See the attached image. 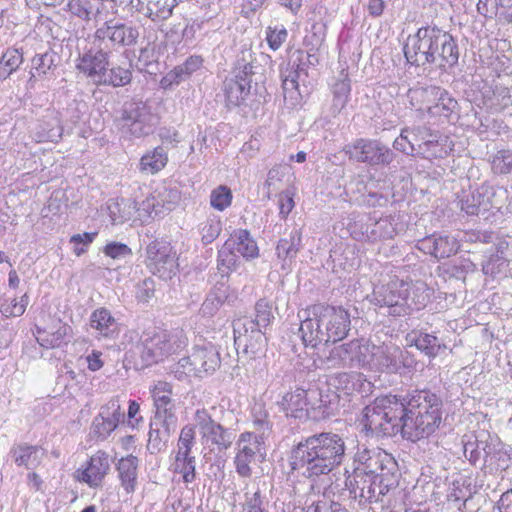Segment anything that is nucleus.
Wrapping results in <instances>:
<instances>
[{"instance_id":"4468645a","label":"nucleus","mask_w":512,"mask_h":512,"mask_svg":"<svg viewBox=\"0 0 512 512\" xmlns=\"http://www.w3.org/2000/svg\"><path fill=\"white\" fill-rule=\"evenodd\" d=\"M146 266L161 279H171L177 272L176 251L166 241L154 240L146 248Z\"/></svg>"},{"instance_id":"bf43d9fd","label":"nucleus","mask_w":512,"mask_h":512,"mask_svg":"<svg viewBox=\"0 0 512 512\" xmlns=\"http://www.w3.org/2000/svg\"><path fill=\"white\" fill-rule=\"evenodd\" d=\"M490 448L491 453L485 456V469H489L490 472L504 470L508 466V455L492 441Z\"/></svg>"},{"instance_id":"1a4fd4ad","label":"nucleus","mask_w":512,"mask_h":512,"mask_svg":"<svg viewBox=\"0 0 512 512\" xmlns=\"http://www.w3.org/2000/svg\"><path fill=\"white\" fill-rule=\"evenodd\" d=\"M414 359L409 353L394 343H372L370 349L368 368L377 372L389 374L401 373L402 369L410 368Z\"/></svg>"},{"instance_id":"6ab92c4d","label":"nucleus","mask_w":512,"mask_h":512,"mask_svg":"<svg viewBox=\"0 0 512 512\" xmlns=\"http://www.w3.org/2000/svg\"><path fill=\"white\" fill-rule=\"evenodd\" d=\"M432 49V65L443 72H450L457 66L459 47L456 39L449 32L438 27Z\"/></svg>"},{"instance_id":"9d476101","label":"nucleus","mask_w":512,"mask_h":512,"mask_svg":"<svg viewBox=\"0 0 512 512\" xmlns=\"http://www.w3.org/2000/svg\"><path fill=\"white\" fill-rule=\"evenodd\" d=\"M343 151L349 159L372 167L388 166L395 158L393 150L376 139H356L354 142L345 145Z\"/></svg>"},{"instance_id":"052dcab7","label":"nucleus","mask_w":512,"mask_h":512,"mask_svg":"<svg viewBox=\"0 0 512 512\" xmlns=\"http://www.w3.org/2000/svg\"><path fill=\"white\" fill-rule=\"evenodd\" d=\"M217 262V268L222 277L227 276L236 268L237 255L232 251L229 241H227L219 251Z\"/></svg>"},{"instance_id":"473e14b6","label":"nucleus","mask_w":512,"mask_h":512,"mask_svg":"<svg viewBox=\"0 0 512 512\" xmlns=\"http://www.w3.org/2000/svg\"><path fill=\"white\" fill-rule=\"evenodd\" d=\"M72 328L58 320L51 331H38L37 341L45 348H56L70 341Z\"/></svg>"},{"instance_id":"5fc2aeb1","label":"nucleus","mask_w":512,"mask_h":512,"mask_svg":"<svg viewBox=\"0 0 512 512\" xmlns=\"http://www.w3.org/2000/svg\"><path fill=\"white\" fill-rule=\"evenodd\" d=\"M95 0H69L67 3V10L81 20L89 21L92 16L99 12Z\"/></svg>"},{"instance_id":"774afa93","label":"nucleus","mask_w":512,"mask_h":512,"mask_svg":"<svg viewBox=\"0 0 512 512\" xmlns=\"http://www.w3.org/2000/svg\"><path fill=\"white\" fill-rule=\"evenodd\" d=\"M303 512H348L340 503L325 498L313 502Z\"/></svg>"},{"instance_id":"a211bd4d","label":"nucleus","mask_w":512,"mask_h":512,"mask_svg":"<svg viewBox=\"0 0 512 512\" xmlns=\"http://www.w3.org/2000/svg\"><path fill=\"white\" fill-rule=\"evenodd\" d=\"M314 306L322 319L321 324L328 330L331 344L347 337L350 331L351 316L344 307L322 303L314 304Z\"/></svg>"},{"instance_id":"a19ab883","label":"nucleus","mask_w":512,"mask_h":512,"mask_svg":"<svg viewBox=\"0 0 512 512\" xmlns=\"http://www.w3.org/2000/svg\"><path fill=\"white\" fill-rule=\"evenodd\" d=\"M43 450L37 446L21 444L12 449V456L18 466L35 469L43 458Z\"/></svg>"},{"instance_id":"f704fd0d","label":"nucleus","mask_w":512,"mask_h":512,"mask_svg":"<svg viewBox=\"0 0 512 512\" xmlns=\"http://www.w3.org/2000/svg\"><path fill=\"white\" fill-rule=\"evenodd\" d=\"M490 436L487 435V438ZM491 441L475 437L464 442L463 453L465 458L475 467L485 469V456L491 453Z\"/></svg>"},{"instance_id":"de8ad7c7","label":"nucleus","mask_w":512,"mask_h":512,"mask_svg":"<svg viewBox=\"0 0 512 512\" xmlns=\"http://www.w3.org/2000/svg\"><path fill=\"white\" fill-rule=\"evenodd\" d=\"M251 53L242 52V56L237 59L233 70L230 73V77H227L234 82L251 86L252 77L254 75L253 63L251 60Z\"/></svg>"},{"instance_id":"c85d7f7f","label":"nucleus","mask_w":512,"mask_h":512,"mask_svg":"<svg viewBox=\"0 0 512 512\" xmlns=\"http://www.w3.org/2000/svg\"><path fill=\"white\" fill-rule=\"evenodd\" d=\"M159 202L156 201L154 196L146 197L142 202H137L136 200H130L126 205L124 214L117 219L112 216L113 222H124L131 219L134 216L142 222H147L150 219L157 216L160 211L157 209Z\"/></svg>"},{"instance_id":"423d86ee","label":"nucleus","mask_w":512,"mask_h":512,"mask_svg":"<svg viewBox=\"0 0 512 512\" xmlns=\"http://www.w3.org/2000/svg\"><path fill=\"white\" fill-rule=\"evenodd\" d=\"M273 319L271 303L262 298L256 302L253 315L235 320L233 332L237 351L242 349L250 358L263 353L267 343L265 330Z\"/></svg>"},{"instance_id":"13d9d810","label":"nucleus","mask_w":512,"mask_h":512,"mask_svg":"<svg viewBox=\"0 0 512 512\" xmlns=\"http://www.w3.org/2000/svg\"><path fill=\"white\" fill-rule=\"evenodd\" d=\"M481 187L485 202L487 201L488 211L492 208L500 209L507 197V190L502 187H494L488 183H483Z\"/></svg>"},{"instance_id":"39448f33","label":"nucleus","mask_w":512,"mask_h":512,"mask_svg":"<svg viewBox=\"0 0 512 512\" xmlns=\"http://www.w3.org/2000/svg\"><path fill=\"white\" fill-rule=\"evenodd\" d=\"M403 403L396 395L377 397L361 412L359 424L367 437L383 438L401 433L403 436Z\"/></svg>"},{"instance_id":"c03bdc74","label":"nucleus","mask_w":512,"mask_h":512,"mask_svg":"<svg viewBox=\"0 0 512 512\" xmlns=\"http://www.w3.org/2000/svg\"><path fill=\"white\" fill-rule=\"evenodd\" d=\"M332 381L333 385L338 390H342L345 394L360 392L366 384L370 386V382H366L363 378V374L358 372L338 373L332 378Z\"/></svg>"},{"instance_id":"f03ea898","label":"nucleus","mask_w":512,"mask_h":512,"mask_svg":"<svg viewBox=\"0 0 512 512\" xmlns=\"http://www.w3.org/2000/svg\"><path fill=\"white\" fill-rule=\"evenodd\" d=\"M345 441L333 432L313 434L295 445L288 461L292 471L312 481L326 476L345 458Z\"/></svg>"},{"instance_id":"603ef678","label":"nucleus","mask_w":512,"mask_h":512,"mask_svg":"<svg viewBox=\"0 0 512 512\" xmlns=\"http://www.w3.org/2000/svg\"><path fill=\"white\" fill-rule=\"evenodd\" d=\"M176 5L177 0H148L145 14L152 21L166 20L171 16Z\"/></svg>"},{"instance_id":"0e129e2a","label":"nucleus","mask_w":512,"mask_h":512,"mask_svg":"<svg viewBox=\"0 0 512 512\" xmlns=\"http://www.w3.org/2000/svg\"><path fill=\"white\" fill-rule=\"evenodd\" d=\"M232 193L226 186H219L212 190L210 195V205L218 210L223 211L231 205Z\"/></svg>"},{"instance_id":"20e7f679","label":"nucleus","mask_w":512,"mask_h":512,"mask_svg":"<svg viewBox=\"0 0 512 512\" xmlns=\"http://www.w3.org/2000/svg\"><path fill=\"white\" fill-rule=\"evenodd\" d=\"M368 298L372 305L386 309L388 315L399 317L425 307L430 293L422 281L406 282L394 278L387 284L376 286Z\"/></svg>"},{"instance_id":"4c0bfd02","label":"nucleus","mask_w":512,"mask_h":512,"mask_svg":"<svg viewBox=\"0 0 512 512\" xmlns=\"http://www.w3.org/2000/svg\"><path fill=\"white\" fill-rule=\"evenodd\" d=\"M138 459L133 455H128L119 460L117 464L118 477L121 486L129 494L135 491L137 483Z\"/></svg>"},{"instance_id":"412c9836","label":"nucleus","mask_w":512,"mask_h":512,"mask_svg":"<svg viewBox=\"0 0 512 512\" xmlns=\"http://www.w3.org/2000/svg\"><path fill=\"white\" fill-rule=\"evenodd\" d=\"M262 442V437L251 432H244L240 435L234 463L236 472L241 477L247 478L251 476L252 469L250 464L254 461L256 454L260 453Z\"/></svg>"},{"instance_id":"e2e57ef3","label":"nucleus","mask_w":512,"mask_h":512,"mask_svg":"<svg viewBox=\"0 0 512 512\" xmlns=\"http://www.w3.org/2000/svg\"><path fill=\"white\" fill-rule=\"evenodd\" d=\"M194 444L195 428L191 425H186L181 429L179 439L177 442L176 455L191 456V450Z\"/></svg>"},{"instance_id":"c9c22d12","label":"nucleus","mask_w":512,"mask_h":512,"mask_svg":"<svg viewBox=\"0 0 512 512\" xmlns=\"http://www.w3.org/2000/svg\"><path fill=\"white\" fill-rule=\"evenodd\" d=\"M440 88L433 85L410 88L407 92V98L411 107L428 112V108L435 102L436 97L441 95Z\"/></svg>"},{"instance_id":"aec40b11","label":"nucleus","mask_w":512,"mask_h":512,"mask_svg":"<svg viewBox=\"0 0 512 512\" xmlns=\"http://www.w3.org/2000/svg\"><path fill=\"white\" fill-rule=\"evenodd\" d=\"M139 37L138 28L119 22L109 21L95 32V40L109 48L108 42L112 45L131 46L137 42Z\"/></svg>"},{"instance_id":"7ed1b4c3","label":"nucleus","mask_w":512,"mask_h":512,"mask_svg":"<svg viewBox=\"0 0 512 512\" xmlns=\"http://www.w3.org/2000/svg\"><path fill=\"white\" fill-rule=\"evenodd\" d=\"M403 438L412 442L432 436L442 423L443 400L429 389H415L401 398Z\"/></svg>"},{"instance_id":"8fccbe9b","label":"nucleus","mask_w":512,"mask_h":512,"mask_svg":"<svg viewBox=\"0 0 512 512\" xmlns=\"http://www.w3.org/2000/svg\"><path fill=\"white\" fill-rule=\"evenodd\" d=\"M440 92L441 95L436 97L435 102L428 108V113L432 116L449 119L455 113L458 102L445 89L440 88Z\"/></svg>"},{"instance_id":"f257e3e1","label":"nucleus","mask_w":512,"mask_h":512,"mask_svg":"<svg viewBox=\"0 0 512 512\" xmlns=\"http://www.w3.org/2000/svg\"><path fill=\"white\" fill-rule=\"evenodd\" d=\"M354 465L350 491L355 498L391 507L400 476L393 456L380 448L362 447L354 456Z\"/></svg>"},{"instance_id":"6e6552de","label":"nucleus","mask_w":512,"mask_h":512,"mask_svg":"<svg viewBox=\"0 0 512 512\" xmlns=\"http://www.w3.org/2000/svg\"><path fill=\"white\" fill-rule=\"evenodd\" d=\"M186 345L178 333L168 331L145 332L140 338V357L145 365L163 361Z\"/></svg>"},{"instance_id":"ea45409f","label":"nucleus","mask_w":512,"mask_h":512,"mask_svg":"<svg viewBox=\"0 0 512 512\" xmlns=\"http://www.w3.org/2000/svg\"><path fill=\"white\" fill-rule=\"evenodd\" d=\"M132 80L131 63L125 65H112L106 67L97 85H109L112 87H123L128 85Z\"/></svg>"},{"instance_id":"c756f323","label":"nucleus","mask_w":512,"mask_h":512,"mask_svg":"<svg viewBox=\"0 0 512 512\" xmlns=\"http://www.w3.org/2000/svg\"><path fill=\"white\" fill-rule=\"evenodd\" d=\"M301 240L302 234L300 229L293 228L287 237H283L278 241L276 254L282 262V269H287L296 258L302 246Z\"/></svg>"},{"instance_id":"393cba45","label":"nucleus","mask_w":512,"mask_h":512,"mask_svg":"<svg viewBox=\"0 0 512 512\" xmlns=\"http://www.w3.org/2000/svg\"><path fill=\"white\" fill-rule=\"evenodd\" d=\"M109 470V456L105 451L99 450L90 457L84 468L77 469L76 477L91 488H96L102 485Z\"/></svg>"},{"instance_id":"4d7b16f0","label":"nucleus","mask_w":512,"mask_h":512,"mask_svg":"<svg viewBox=\"0 0 512 512\" xmlns=\"http://www.w3.org/2000/svg\"><path fill=\"white\" fill-rule=\"evenodd\" d=\"M173 471L181 474L184 483H191L196 478V459L194 456L175 455V461L172 464Z\"/></svg>"},{"instance_id":"49530a36","label":"nucleus","mask_w":512,"mask_h":512,"mask_svg":"<svg viewBox=\"0 0 512 512\" xmlns=\"http://www.w3.org/2000/svg\"><path fill=\"white\" fill-rule=\"evenodd\" d=\"M167 161V150L163 146H158L142 156L140 169L147 174H155L166 166Z\"/></svg>"},{"instance_id":"680f3d73","label":"nucleus","mask_w":512,"mask_h":512,"mask_svg":"<svg viewBox=\"0 0 512 512\" xmlns=\"http://www.w3.org/2000/svg\"><path fill=\"white\" fill-rule=\"evenodd\" d=\"M29 302V296L24 294L21 296L20 300L16 298L12 299L10 302L7 300L0 302V312L5 317H18L24 314L26 307Z\"/></svg>"},{"instance_id":"3c124183","label":"nucleus","mask_w":512,"mask_h":512,"mask_svg":"<svg viewBox=\"0 0 512 512\" xmlns=\"http://www.w3.org/2000/svg\"><path fill=\"white\" fill-rule=\"evenodd\" d=\"M250 89L251 86H246V83L240 84L226 78L223 85L226 105L228 107L239 106L249 95Z\"/></svg>"},{"instance_id":"5701e85b","label":"nucleus","mask_w":512,"mask_h":512,"mask_svg":"<svg viewBox=\"0 0 512 512\" xmlns=\"http://www.w3.org/2000/svg\"><path fill=\"white\" fill-rule=\"evenodd\" d=\"M459 247V242L455 237L442 233H434L426 236L419 239L416 244L417 249L438 260L455 255Z\"/></svg>"},{"instance_id":"37998d69","label":"nucleus","mask_w":512,"mask_h":512,"mask_svg":"<svg viewBox=\"0 0 512 512\" xmlns=\"http://www.w3.org/2000/svg\"><path fill=\"white\" fill-rule=\"evenodd\" d=\"M203 64L201 56L193 55L188 57L184 63L176 66L170 71L163 79L169 85L179 84L189 78L195 71H197Z\"/></svg>"},{"instance_id":"9b49d317","label":"nucleus","mask_w":512,"mask_h":512,"mask_svg":"<svg viewBox=\"0 0 512 512\" xmlns=\"http://www.w3.org/2000/svg\"><path fill=\"white\" fill-rule=\"evenodd\" d=\"M194 419L203 443L212 447V451L216 449L218 452H223L231 447L236 438L233 429L224 427L215 421L205 409L197 410Z\"/></svg>"},{"instance_id":"6e6d98bb","label":"nucleus","mask_w":512,"mask_h":512,"mask_svg":"<svg viewBox=\"0 0 512 512\" xmlns=\"http://www.w3.org/2000/svg\"><path fill=\"white\" fill-rule=\"evenodd\" d=\"M58 59L57 53L51 49L44 53L36 54L32 59V69L35 70L32 76L35 77L36 75L41 76L47 74L57 66L56 61Z\"/></svg>"},{"instance_id":"58836bf2","label":"nucleus","mask_w":512,"mask_h":512,"mask_svg":"<svg viewBox=\"0 0 512 512\" xmlns=\"http://www.w3.org/2000/svg\"><path fill=\"white\" fill-rule=\"evenodd\" d=\"M409 336L411 337V343L429 358H435L440 354L441 350L447 348V346L433 334L413 331Z\"/></svg>"},{"instance_id":"bb28decb","label":"nucleus","mask_w":512,"mask_h":512,"mask_svg":"<svg viewBox=\"0 0 512 512\" xmlns=\"http://www.w3.org/2000/svg\"><path fill=\"white\" fill-rule=\"evenodd\" d=\"M237 299V292L226 282L219 281L208 292L201 305L200 313L204 317H212L223 305H233Z\"/></svg>"},{"instance_id":"b1692460","label":"nucleus","mask_w":512,"mask_h":512,"mask_svg":"<svg viewBox=\"0 0 512 512\" xmlns=\"http://www.w3.org/2000/svg\"><path fill=\"white\" fill-rule=\"evenodd\" d=\"M177 417H154L150 422L148 433L147 450L150 454H158L164 451L171 435L176 431Z\"/></svg>"},{"instance_id":"864d4df0","label":"nucleus","mask_w":512,"mask_h":512,"mask_svg":"<svg viewBox=\"0 0 512 512\" xmlns=\"http://www.w3.org/2000/svg\"><path fill=\"white\" fill-rule=\"evenodd\" d=\"M23 63V54L15 48H8L0 58V80L7 79Z\"/></svg>"},{"instance_id":"e433bc0d","label":"nucleus","mask_w":512,"mask_h":512,"mask_svg":"<svg viewBox=\"0 0 512 512\" xmlns=\"http://www.w3.org/2000/svg\"><path fill=\"white\" fill-rule=\"evenodd\" d=\"M397 224L392 216L379 218L367 225L363 236L369 241L392 239L397 234Z\"/></svg>"},{"instance_id":"f8f14e48","label":"nucleus","mask_w":512,"mask_h":512,"mask_svg":"<svg viewBox=\"0 0 512 512\" xmlns=\"http://www.w3.org/2000/svg\"><path fill=\"white\" fill-rule=\"evenodd\" d=\"M317 390H305L297 388L294 391L285 393L277 406L286 417L305 421L310 417V410L320 409L322 399Z\"/></svg>"},{"instance_id":"09e8293b","label":"nucleus","mask_w":512,"mask_h":512,"mask_svg":"<svg viewBox=\"0 0 512 512\" xmlns=\"http://www.w3.org/2000/svg\"><path fill=\"white\" fill-rule=\"evenodd\" d=\"M415 141L422 140L418 144L415 153L422 154L426 158L436 157L438 148V136L434 135L430 129L418 127L412 130Z\"/></svg>"},{"instance_id":"2eb2a0df","label":"nucleus","mask_w":512,"mask_h":512,"mask_svg":"<svg viewBox=\"0 0 512 512\" xmlns=\"http://www.w3.org/2000/svg\"><path fill=\"white\" fill-rule=\"evenodd\" d=\"M372 343L365 339H353L334 347L328 360L334 366L368 368Z\"/></svg>"},{"instance_id":"dca6fc26","label":"nucleus","mask_w":512,"mask_h":512,"mask_svg":"<svg viewBox=\"0 0 512 512\" xmlns=\"http://www.w3.org/2000/svg\"><path fill=\"white\" fill-rule=\"evenodd\" d=\"M220 354L212 344L195 346L193 352L179 360L178 365L185 370V373L201 377L202 374H209L220 367Z\"/></svg>"},{"instance_id":"a18cd8bd","label":"nucleus","mask_w":512,"mask_h":512,"mask_svg":"<svg viewBox=\"0 0 512 512\" xmlns=\"http://www.w3.org/2000/svg\"><path fill=\"white\" fill-rule=\"evenodd\" d=\"M460 209L467 215L475 216L485 213L487 209V201L485 202L482 195V187L480 186L474 191L464 192L459 200Z\"/></svg>"},{"instance_id":"0eeeda50","label":"nucleus","mask_w":512,"mask_h":512,"mask_svg":"<svg viewBox=\"0 0 512 512\" xmlns=\"http://www.w3.org/2000/svg\"><path fill=\"white\" fill-rule=\"evenodd\" d=\"M115 123L123 135L141 138L153 132L157 121L145 102L130 99L123 103Z\"/></svg>"},{"instance_id":"338daca9","label":"nucleus","mask_w":512,"mask_h":512,"mask_svg":"<svg viewBox=\"0 0 512 512\" xmlns=\"http://www.w3.org/2000/svg\"><path fill=\"white\" fill-rule=\"evenodd\" d=\"M222 224L217 217L208 218L201 224L200 233L204 244L212 243L221 233Z\"/></svg>"},{"instance_id":"4be33fe9","label":"nucleus","mask_w":512,"mask_h":512,"mask_svg":"<svg viewBox=\"0 0 512 512\" xmlns=\"http://www.w3.org/2000/svg\"><path fill=\"white\" fill-rule=\"evenodd\" d=\"M124 419V412L118 398L110 399L100 407L92 422V431L100 439H106Z\"/></svg>"},{"instance_id":"f3484780","label":"nucleus","mask_w":512,"mask_h":512,"mask_svg":"<svg viewBox=\"0 0 512 512\" xmlns=\"http://www.w3.org/2000/svg\"><path fill=\"white\" fill-rule=\"evenodd\" d=\"M298 316L301 319L298 332L305 347L316 348L322 344H331L328 330L321 324L322 319L314 304L308 306Z\"/></svg>"},{"instance_id":"72a5a7b5","label":"nucleus","mask_w":512,"mask_h":512,"mask_svg":"<svg viewBox=\"0 0 512 512\" xmlns=\"http://www.w3.org/2000/svg\"><path fill=\"white\" fill-rule=\"evenodd\" d=\"M307 75L301 64H297L296 68H287L281 72L282 89L285 101H289L291 105H295L300 100L298 80L301 74Z\"/></svg>"},{"instance_id":"79ce46f5","label":"nucleus","mask_w":512,"mask_h":512,"mask_svg":"<svg viewBox=\"0 0 512 512\" xmlns=\"http://www.w3.org/2000/svg\"><path fill=\"white\" fill-rule=\"evenodd\" d=\"M230 242H232L231 249L235 248L237 252L246 259L255 258L259 254L256 241L251 237L249 231L246 229L234 231L231 235V239L229 240V243Z\"/></svg>"},{"instance_id":"ddd939ff","label":"nucleus","mask_w":512,"mask_h":512,"mask_svg":"<svg viewBox=\"0 0 512 512\" xmlns=\"http://www.w3.org/2000/svg\"><path fill=\"white\" fill-rule=\"evenodd\" d=\"M437 28L436 25L423 26L415 34L407 37L403 47L407 63L416 67L432 65L431 53Z\"/></svg>"},{"instance_id":"cd10ccee","label":"nucleus","mask_w":512,"mask_h":512,"mask_svg":"<svg viewBox=\"0 0 512 512\" xmlns=\"http://www.w3.org/2000/svg\"><path fill=\"white\" fill-rule=\"evenodd\" d=\"M32 133L37 142H58L63 134L60 113L55 109H47L32 127Z\"/></svg>"},{"instance_id":"69168bd1","label":"nucleus","mask_w":512,"mask_h":512,"mask_svg":"<svg viewBox=\"0 0 512 512\" xmlns=\"http://www.w3.org/2000/svg\"><path fill=\"white\" fill-rule=\"evenodd\" d=\"M494 173L508 174L512 171V150H500L491 160Z\"/></svg>"},{"instance_id":"7c9ffc66","label":"nucleus","mask_w":512,"mask_h":512,"mask_svg":"<svg viewBox=\"0 0 512 512\" xmlns=\"http://www.w3.org/2000/svg\"><path fill=\"white\" fill-rule=\"evenodd\" d=\"M152 398L156 410L154 417H176L174 413L175 405L172 400V389L169 383L159 381L152 390Z\"/></svg>"},{"instance_id":"a878e982","label":"nucleus","mask_w":512,"mask_h":512,"mask_svg":"<svg viewBox=\"0 0 512 512\" xmlns=\"http://www.w3.org/2000/svg\"><path fill=\"white\" fill-rule=\"evenodd\" d=\"M107 47L99 42L98 49L96 51L90 49L79 57L76 65L77 69L87 75L94 84L97 85V80H100L102 73L105 72L106 67L109 66V53Z\"/></svg>"},{"instance_id":"2f4dec72","label":"nucleus","mask_w":512,"mask_h":512,"mask_svg":"<svg viewBox=\"0 0 512 512\" xmlns=\"http://www.w3.org/2000/svg\"><path fill=\"white\" fill-rule=\"evenodd\" d=\"M90 326L98 332L99 336L115 338L119 333V325L110 310L101 307L94 310L90 316Z\"/></svg>"}]
</instances>
